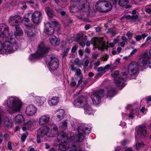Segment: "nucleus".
Masks as SVG:
<instances>
[{
	"label": "nucleus",
	"instance_id": "1",
	"mask_svg": "<svg viewBox=\"0 0 151 151\" xmlns=\"http://www.w3.org/2000/svg\"><path fill=\"white\" fill-rule=\"evenodd\" d=\"M91 130L90 126L87 124H82L79 127L77 135L75 137L72 136L68 139V136L65 133L61 132L58 134V142H61L59 145V149L61 151H66L69 148V151H83L81 150L80 147L76 148V145L80 144V143L84 140L85 134H88ZM73 135V133H71Z\"/></svg>",
	"mask_w": 151,
	"mask_h": 151
},
{
	"label": "nucleus",
	"instance_id": "2",
	"mask_svg": "<svg viewBox=\"0 0 151 151\" xmlns=\"http://www.w3.org/2000/svg\"><path fill=\"white\" fill-rule=\"evenodd\" d=\"M58 134V127L55 124H52L50 127H45L40 129L38 132L37 141L40 143L43 139L47 137H54Z\"/></svg>",
	"mask_w": 151,
	"mask_h": 151
},
{
	"label": "nucleus",
	"instance_id": "3",
	"mask_svg": "<svg viewBox=\"0 0 151 151\" xmlns=\"http://www.w3.org/2000/svg\"><path fill=\"white\" fill-rule=\"evenodd\" d=\"M3 104L8 106V112L12 114L19 111L23 105V103L19 97L12 96L8 97Z\"/></svg>",
	"mask_w": 151,
	"mask_h": 151
},
{
	"label": "nucleus",
	"instance_id": "4",
	"mask_svg": "<svg viewBox=\"0 0 151 151\" xmlns=\"http://www.w3.org/2000/svg\"><path fill=\"white\" fill-rule=\"evenodd\" d=\"M73 104L76 107L83 108L85 113L87 115L93 114L94 111L89 105L87 99L83 96H80L75 99Z\"/></svg>",
	"mask_w": 151,
	"mask_h": 151
},
{
	"label": "nucleus",
	"instance_id": "5",
	"mask_svg": "<svg viewBox=\"0 0 151 151\" xmlns=\"http://www.w3.org/2000/svg\"><path fill=\"white\" fill-rule=\"evenodd\" d=\"M11 35H10V36ZM15 44V41L13 38L10 36L9 39L4 42L0 41V53L4 54L6 53H11L16 50V48L14 47Z\"/></svg>",
	"mask_w": 151,
	"mask_h": 151
},
{
	"label": "nucleus",
	"instance_id": "6",
	"mask_svg": "<svg viewBox=\"0 0 151 151\" xmlns=\"http://www.w3.org/2000/svg\"><path fill=\"white\" fill-rule=\"evenodd\" d=\"M48 52V49L45 44L43 42H42L39 45L37 52L29 56V60L30 62H34L37 59L45 56Z\"/></svg>",
	"mask_w": 151,
	"mask_h": 151
},
{
	"label": "nucleus",
	"instance_id": "7",
	"mask_svg": "<svg viewBox=\"0 0 151 151\" xmlns=\"http://www.w3.org/2000/svg\"><path fill=\"white\" fill-rule=\"evenodd\" d=\"M45 62L49 70L51 73L56 70L58 67V60L54 57H47L45 60Z\"/></svg>",
	"mask_w": 151,
	"mask_h": 151
},
{
	"label": "nucleus",
	"instance_id": "8",
	"mask_svg": "<svg viewBox=\"0 0 151 151\" xmlns=\"http://www.w3.org/2000/svg\"><path fill=\"white\" fill-rule=\"evenodd\" d=\"M91 42L93 45L94 47L98 48L99 50L103 51L106 47L103 37H93L91 40Z\"/></svg>",
	"mask_w": 151,
	"mask_h": 151
},
{
	"label": "nucleus",
	"instance_id": "9",
	"mask_svg": "<svg viewBox=\"0 0 151 151\" xmlns=\"http://www.w3.org/2000/svg\"><path fill=\"white\" fill-rule=\"evenodd\" d=\"M60 25L59 23L56 21H52L50 23H48L45 24L44 32L47 34H52L54 31V27H60Z\"/></svg>",
	"mask_w": 151,
	"mask_h": 151
},
{
	"label": "nucleus",
	"instance_id": "10",
	"mask_svg": "<svg viewBox=\"0 0 151 151\" xmlns=\"http://www.w3.org/2000/svg\"><path fill=\"white\" fill-rule=\"evenodd\" d=\"M139 66H140L138 62L135 61L132 62L128 67L129 74L136 76L138 73Z\"/></svg>",
	"mask_w": 151,
	"mask_h": 151
},
{
	"label": "nucleus",
	"instance_id": "11",
	"mask_svg": "<svg viewBox=\"0 0 151 151\" xmlns=\"http://www.w3.org/2000/svg\"><path fill=\"white\" fill-rule=\"evenodd\" d=\"M77 7L79 10L86 12L89 9L88 3L86 0H78L77 2Z\"/></svg>",
	"mask_w": 151,
	"mask_h": 151
},
{
	"label": "nucleus",
	"instance_id": "12",
	"mask_svg": "<svg viewBox=\"0 0 151 151\" xmlns=\"http://www.w3.org/2000/svg\"><path fill=\"white\" fill-rule=\"evenodd\" d=\"M16 30L14 33V35L13 34L12 32H10L9 33V35L8 36V39H9V37L10 35L11 37L13 38L15 41V44L14 45V47L16 48V50L17 49L18 46L15 40V38L16 36H21L23 35V32L22 29L18 26H17L15 27Z\"/></svg>",
	"mask_w": 151,
	"mask_h": 151
},
{
	"label": "nucleus",
	"instance_id": "13",
	"mask_svg": "<svg viewBox=\"0 0 151 151\" xmlns=\"http://www.w3.org/2000/svg\"><path fill=\"white\" fill-rule=\"evenodd\" d=\"M22 21L21 17L19 15L11 16L9 19V24L13 26H17V24H20Z\"/></svg>",
	"mask_w": 151,
	"mask_h": 151
},
{
	"label": "nucleus",
	"instance_id": "14",
	"mask_svg": "<svg viewBox=\"0 0 151 151\" xmlns=\"http://www.w3.org/2000/svg\"><path fill=\"white\" fill-rule=\"evenodd\" d=\"M149 59L147 52H145L142 53L140 56L138 61V63L140 67H142L146 65Z\"/></svg>",
	"mask_w": 151,
	"mask_h": 151
},
{
	"label": "nucleus",
	"instance_id": "15",
	"mask_svg": "<svg viewBox=\"0 0 151 151\" xmlns=\"http://www.w3.org/2000/svg\"><path fill=\"white\" fill-rule=\"evenodd\" d=\"M46 101V99L44 97L36 96L33 97L32 102L38 106L41 107L44 105Z\"/></svg>",
	"mask_w": 151,
	"mask_h": 151
},
{
	"label": "nucleus",
	"instance_id": "16",
	"mask_svg": "<svg viewBox=\"0 0 151 151\" xmlns=\"http://www.w3.org/2000/svg\"><path fill=\"white\" fill-rule=\"evenodd\" d=\"M111 76L114 78V82L117 86H120L122 85V79L119 74V71H115L114 73L111 74Z\"/></svg>",
	"mask_w": 151,
	"mask_h": 151
},
{
	"label": "nucleus",
	"instance_id": "17",
	"mask_svg": "<svg viewBox=\"0 0 151 151\" xmlns=\"http://www.w3.org/2000/svg\"><path fill=\"white\" fill-rule=\"evenodd\" d=\"M50 120V116L48 114H45L41 115L38 120L39 125L43 126L49 123Z\"/></svg>",
	"mask_w": 151,
	"mask_h": 151
},
{
	"label": "nucleus",
	"instance_id": "18",
	"mask_svg": "<svg viewBox=\"0 0 151 151\" xmlns=\"http://www.w3.org/2000/svg\"><path fill=\"white\" fill-rule=\"evenodd\" d=\"M42 19V14L40 11H35L32 15V20L35 24H39L41 21Z\"/></svg>",
	"mask_w": 151,
	"mask_h": 151
},
{
	"label": "nucleus",
	"instance_id": "19",
	"mask_svg": "<svg viewBox=\"0 0 151 151\" xmlns=\"http://www.w3.org/2000/svg\"><path fill=\"white\" fill-rule=\"evenodd\" d=\"M9 28L5 24H1L0 27V37L5 38L9 35Z\"/></svg>",
	"mask_w": 151,
	"mask_h": 151
},
{
	"label": "nucleus",
	"instance_id": "20",
	"mask_svg": "<svg viewBox=\"0 0 151 151\" xmlns=\"http://www.w3.org/2000/svg\"><path fill=\"white\" fill-rule=\"evenodd\" d=\"M37 108L32 105L27 106L25 109V113L28 116H32L37 112Z\"/></svg>",
	"mask_w": 151,
	"mask_h": 151
},
{
	"label": "nucleus",
	"instance_id": "21",
	"mask_svg": "<svg viewBox=\"0 0 151 151\" xmlns=\"http://www.w3.org/2000/svg\"><path fill=\"white\" fill-rule=\"evenodd\" d=\"M100 5H103V7L101 9L99 8V9L104 12H108L110 11L112 8V5L109 2H107L106 1L103 0V2H101L100 4Z\"/></svg>",
	"mask_w": 151,
	"mask_h": 151
},
{
	"label": "nucleus",
	"instance_id": "22",
	"mask_svg": "<svg viewBox=\"0 0 151 151\" xmlns=\"http://www.w3.org/2000/svg\"><path fill=\"white\" fill-rule=\"evenodd\" d=\"M100 92H94L91 96L92 101L94 104L98 105L100 103L101 100Z\"/></svg>",
	"mask_w": 151,
	"mask_h": 151
},
{
	"label": "nucleus",
	"instance_id": "23",
	"mask_svg": "<svg viewBox=\"0 0 151 151\" xmlns=\"http://www.w3.org/2000/svg\"><path fill=\"white\" fill-rule=\"evenodd\" d=\"M136 130L138 134L142 137H145L147 133L145 126L140 125L136 128Z\"/></svg>",
	"mask_w": 151,
	"mask_h": 151
},
{
	"label": "nucleus",
	"instance_id": "24",
	"mask_svg": "<svg viewBox=\"0 0 151 151\" xmlns=\"http://www.w3.org/2000/svg\"><path fill=\"white\" fill-rule=\"evenodd\" d=\"M59 101V97L55 96H53L49 99L47 101L48 104L51 106H54L57 105Z\"/></svg>",
	"mask_w": 151,
	"mask_h": 151
},
{
	"label": "nucleus",
	"instance_id": "25",
	"mask_svg": "<svg viewBox=\"0 0 151 151\" xmlns=\"http://www.w3.org/2000/svg\"><path fill=\"white\" fill-rule=\"evenodd\" d=\"M109 64H107L104 67H100L97 69L98 73L97 75L101 76L105 73L106 71L110 67Z\"/></svg>",
	"mask_w": 151,
	"mask_h": 151
},
{
	"label": "nucleus",
	"instance_id": "26",
	"mask_svg": "<svg viewBox=\"0 0 151 151\" xmlns=\"http://www.w3.org/2000/svg\"><path fill=\"white\" fill-rule=\"evenodd\" d=\"M14 121L16 124H23L25 120L23 115L18 114L14 117Z\"/></svg>",
	"mask_w": 151,
	"mask_h": 151
},
{
	"label": "nucleus",
	"instance_id": "27",
	"mask_svg": "<svg viewBox=\"0 0 151 151\" xmlns=\"http://www.w3.org/2000/svg\"><path fill=\"white\" fill-rule=\"evenodd\" d=\"M25 32L27 36L29 37L33 36L34 34L33 31L34 29H33L32 27L31 26H29L28 24H25Z\"/></svg>",
	"mask_w": 151,
	"mask_h": 151
},
{
	"label": "nucleus",
	"instance_id": "28",
	"mask_svg": "<svg viewBox=\"0 0 151 151\" xmlns=\"http://www.w3.org/2000/svg\"><path fill=\"white\" fill-rule=\"evenodd\" d=\"M50 43L53 46H57L60 44V40L54 35H52L49 38Z\"/></svg>",
	"mask_w": 151,
	"mask_h": 151
},
{
	"label": "nucleus",
	"instance_id": "29",
	"mask_svg": "<svg viewBox=\"0 0 151 151\" xmlns=\"http://www.w3.org/2000/svg\"><path fill=\"white\" fill-rule=\"evenodd\" d=\"M65 111L63 109H58L55 112V115L57 116V119L59 120L62 119L65 115Z\"/></svg>",
	"mask_w": 151,
	"mask_h": 151
},
{
	"label": "nucleus",
	"instance_id": "30",
	"mask_svg": "<svg viewBox=\"0 0 151 151\" xmlns=\"http://www.w3.org/2000/svg\"><path fill=\"white\" fill-rule=\"evenodd\" d=\"M110 3L115 5H119L123 6V0H108Z\"/></svg>",
	"mask_w": 151,
	"mask_h": 151
},
{
	"label": "nucleus",
	"instance_id": "31",
	"mask_svg": "<svg viewBox=\"0 0 151 151\" xmlns=\"http://www.w3.org/2000/svg\"><path fill=\"white\" fill-rule=\"evenodd\" d=\"M45 10L48 16L51 18H53L54 17V15L52 11L49 7H46Z\"/></svg>",
	"mask_w": 151,
	"mask_h": 151
},
{
	"label": "nucleus",
	"instance_id": "32",
	"mask_svg": "<svg viewBox=\"0 0 151 151\" xmlns=\"http://www.w3.org/2000/svg\"><path fill=\"white\" fill-rule=\"evenodd\" d=\"M101 2H103V0H99L96 3L95 5V7L97 10L101 12H104L103 11H101L99 9V8L101 9L103 7V5H100V4Z\"/></svg>",
	"mask_w": 151,
	"mask_h": 151
},
{
	"label": "nucleus",
	"instance_id": "33",
	"mask_svg": "<svg viewBox=\"0 0 151 151\" xmlns=\"http://www.w3.org/2000/svg\"><path fill=\"white\" fill-rule=\"evenodd\" d=\"M68 122L67 120L63 121L60 123L59 128L63 129L67 127Z\"/></svg>",
	"mask_w": 151,
	"mask_h": 151
},
{
	"label": "nucleus",
	"instance_id": "34",
	"mask_svg": "<svg viewBox=\"0 0 151 151\" xmlns=\"http://www.w3.org/2000/svg\"><path fill=\"white\" fill-rule=\"evenodd\" d=\"M34 123V121L33 120H30L26 122H25V121L23 124L26 126L27 127L29 128L32 126Z\"/></svg>",
	"mask_w": 151,
	"mask_h": 151
},
{
	"label": "nucleus",
	"instance_id": "35",
	"mask_svg": "<svg viewBox=\"0 0 151 151\" xmlns=\"http://www.w3.org/2000/svg\"><path fill=\"white\" fill-rule=\"evenodd\" d=\"M144 146V144L142 142L140 141H137L136 145V148L138 150L142 148Z\"/></svg>",
	"mask_w": 151,
	"mask_h": 151
},
{
	"label": "nucleus",
	"instance_id": "36",
	"mask_svg": "<svg viewBox=\"0 0 151 151\" xmlns=\"http://www.w3.org/2000/svg\"><path fill=\"white\" fill-rule=\"evenodd\" d=\"M115 90L114 89H112L108 91L107 96L109 97H113L114 95Z\"/></svg>",
	"mask_w": 151,
	"mask_h": 151
},
{
	"label": "nucleus",
	"instance_id": "37",
	"mask_svg": "<svg viewBox=\"0 0 151 151\" xmlns=\"http://www.w3.org/2000/svg\"><path fill=\"white\" fill-rule=\"evenodd\" d=\"M135 114H137V111L135 110H133L131 113L128 114V118L129 119H133L134 117V115Z\"/></svg>",
	"mask_w": 151,
	"mask_h": 151
},
{
	"label": "nucleus",
	"instance_id": "38",
	"mask_svg": "<svg viewBox=\"0 0 151 151\" xmlns=\"http://www.w3.org/2000/svg\"><path fill=\"white\" fill-rule=\"evenodd\" d=\"M128 73L129 72L128 71H127L126 72L125 71V72L123 71V81H126L128 79ZM126 84H124V83H123V87Z\"/></svg>",
	"mask_w": 151,
	"mask_h": 151
},
{
	"label": "nucleus",
	"instance_id": "39",
	"mask_svg": "<svg viewBox=\"0 0 151 151\" xmlns=\"http://www.w3.org/2000/svg\"><path fill=\"white\" fill-rule=\"evenodd\" d=\"M27 2L31 4H32V6L34 8H37L38 6V4L36 1L30 0L27 1Z\"/></svg>",
	"mask_w": 151,
	"mask_h": 151
},
{
	"label": "nucleus",
	"instance_id": "40",
	"mask_svg": "<svg viewBox=\"0 0 151 151\" xmlns=\"http://www.w3.org/2000/svg\"><path fill=\"white\" fill-rule=\"evenodd\" d=\"M4 124L6 127H7L8 128H10L11 127V123L9 121L8 119H6L4 122Z\"/></svg>",
	"mask_w": 151,
	"mask_h": 151
},
{
	"label": "nucleus",
	"instance_id": "41",
	"mask_svg": "<svg viewBox=\"0 0 151 151\" xmlns=\"http://www.w3.org/2000/svg\"><path fill=\"white\" fill-rule=\"evenodd\" d=\"M28 135V133L27 132H25V133L23 134L21 137V140L22 142H24Z\"/></svg>",
	"mask_w": 151,
	"mask_h": 151
},
{
	"label": "nucleus",
	"instance_id": "42",
	"mask_svg": "<svg viewBox=\"0 0 151 151\" xmlns=\"http://www.w3.org/2000/svg\"><path fill=\"white\" fill-rule=\"evenodd\" d=\"M75 75L76 76H80V77H82L81 70L80 69H77Z\"/></svg>",
	"mask_w": 151,
	"mask_h": 151
},
{
	"label": "nucleus",
	"instance_id": "43",
	"mask_svg": "<svg viewBox=\"0 0 151 151\" xmlns=\"http://www.w3.org/2000/svg\"><path fill=\"white\" fill-rule=\"evenodd\" d=\"M80 62L79 59L78 58L75 59L74 60L75 63L78 65L80 66L81 65V64L80 63Z\"/></svg>",
	"mask_w": 151,
	"mask_h": 151
},
{
	"label": "nucleus",
	"instance_id": "44",
	"mask_svg": "<svg viewBox=\"0 0 151 151\" xmlns=\"http://www.w3.org/2000/svg\"><path fill=\"white\" fill-rule=\"evenodd\" d=\"M140 111L144 114H146V112L147 111V109H145V107H142V109H140Z\"/></svg>",
	"mask_w": 151,
	"mask_h": 151
},
{
	"label": "nucleus",
	"instance_id": "45",
	"mask_svg": "<svg viewBox=\"0 0 151 151\" xmlns=\"http://www.w3.org/2000/svg\"><path fill=\"white\" fill-rule=\"evenodd\" d=\"M134 38L137 41H139L142 39L141 35H138L136 36H135Z\"/></svg>",
	"mask_w": 151,
	"mask_h": 151
},
{
	"label": "nucleus",
	"instance_id": "46",
	"mask_svg": "<svg viewBox=\"0 0 151 151\" xmlns=\"http://www.w3.org/2000/svg\"><path fill=\"white\" fill-rule=\"evenodd\" d=\"M137 51V49H134L130 53V55H129V56H132L135 54L136 52Z\"/></svg>",
	"mask_w": 151,
	"mask_h": 151
},
{
	"label": "nucleus",
	"instance_id": "47",
	"mask_svg": "<svg viewBox=\"0 0 151 151\" xmlns=\"http://www.w3.org/2000/svg\"><path fill=\"white\" fill-rule=\"evenodd\" d=\"M70 48H67L65 50V51L63 55V57L64 58L66 55L67 53L70 50Z\"/></svg>",
	"mask_w": 151,
	"mask_h": 151
},
{
	"label": "nucleus",
	"instance_id": "48",
	"mask_svg": "<svg viewBox=\"0 0 151 151\" xmlns=\"http://www.w3.org/2000/svg\"><path fill=\"white\" fill-rule=\"evenodd\" d=\"M124 151H133V150L131 148L126 147H124Z\"/></svg>",
	"mask_w": 151,
	"mask_h": 151
},
{
	"label": "nucleus",
	"instance_id": "49",
	"mask_svg": "<svg viewBox=\"0 0 151 151\" xmlns=\"http://www.w3.org/2000/svg\"><path fill=\"white\" fill-rule=\"evenodd\" d=\"M108 58V56L107 55H105L103 56L101 58L102 61H106L107 60Z\"/></svg>",
	"mask_w": 151,
	"mask_h": 151
},
{
	"label": "nucleus",
	"instance_id": "50",
	"mask_svg": "<svg viewBox=\"0 0 151 151\" xmlns=\"http://www.w3.org/2000/svg\"><path fill=\"white\" fill-rule=\"evenodd\" d=\"M150 41H151V35L147 38L145 40V43H147Z\"/></svg>",
	"mask_w": 151,
	"mask_h": 151
},
{
	"label": "nucleus",
	"instance_id": "51",
	"mask_svg": "<svg viewBox=\"0 0 151 151\" xmlns=\"http://www.w3.org/2000/svg\"><path fill=\"white\" fill-rule=\"evenodd\" d=\"M76 82L74 81H72L70 82V84L71 87H74L76 85Z\"/></svg>",
	"mask_w": 151,
	"mask_h": 151
},
{
	"label": "nucleus",
	"instance_id": "52",
	"mask_svg": "<svg viewBox=\"0 0 151 151\" xmlns=\"http://www.w3.org/2000/svg\"><path fill=\"white\" fill-rule=\"evenodd\" d=\"M7 147H8V148L10 150H11L12 149V145H11V143L10 142H8Z\"/></svg>",
	"mask_w": 151,
	"mask_h": 151
},
{
	"label": "nucleus",
	"instance_id": "53",
	"mask_svg": "<svg viewBox=\"0 0 151 151\" xmlns=\"http://www.w3.org/2000/svg\"><path fill=\"white\" fill-rule=\"evenodd\" d=\"M82 82V77H80V79L78 80L77 84L78 86H79Z\"/></svg>",
	"mask_w": 151,
	"mask_h": 151
},
{
	"label": "nucleus",
	"instance_id": "54",
	"mask_svg": "<svg viewBox=\"0 0 151 151\" xmlns=\"http://www.w3.org/2000/svg\"><path fill=\"white\" fill-rule=\"evenodd\" d=\"M127 35L129 38H131L132 36V34L130 32H128L127 34Z\"/></svg>",
	"mask_w": 151,
	"mask_h": 151
},
{
	"label": "nucleus",
	"instance_id": "55",
	"mask_svg": "<svg viewBox=\"0 0 151 151\" xmlns=\"http://www.w3.org/2000/svg\"><path fill=\"white\" fill-rule=\"evenodd\" d=\"M29 20L28 18H24L22 20V21L21 22H28L29 21Z\"/></svg>",
	"mask_w": 151,
	"mask_h": 151
},
{
	"label": "nucleus",
	"instance_id": "56",
	"mask_svg": "<svg viewBox=\"0 0 151 151\" xmlns=\"http://www.w3.org/2000/svg\"><path fill=\"white\" fill-rule=\"evenodd\" d=\"M89 63V61L88 59L86 60L84 63V66L85 67L87 66Z\"/></svg>",
	"mask_w": 151,
	"mask_h": 151
},
{
	"label": "nucleus",
	"instance_id": "57",
	"mask_svg": "<svg viewBox=\"0 0 151 151\" xmlns=\"http://www.w3.org/2000/svg\"><path fill=\"white\" fill-rule=\"evenodd\" d=\"M76 50V46H74L73 47L72 49H71V52H75Z\"/></svg>",
	"mask_w": 151,
	"mask_h": 151
},
{
	"label": "nucleus",
	"instance_id": "58",
	"mask_svg": "<svg viewBox=\"0 0 151 151\" xmlns=\"http://www.w3.org/2000/svg\"><path fill=\"white\" fill-rule=\"evenodd\" d=\"M70 122L71 126L73 127H75V125L74 121L73 120H70Z\"/></svg>",
	"mask_w": 151,
	"mask_h": 151
},
{
	"label": "nucleus",
	"instance_id": "59",
	"mask_svg": "<svg viewBox=\"0 0 151 151\" xmlns=\"http://www.w3.org/2000/svg\"><path fill=\"white\" fill-rule=\"evenodd\" d=\"M141 35L142 38H143V39H144L146 37H147L148 36V34L147 33H145Z\"/></svg>",
	"mask_w": 151,
	"mask_h": 151
},
{
	"label": "nucleus",
	"instance_id": "60",
	"mask_svg": "<svg viewBox=\"0 0 151 151\" xmlns=\"http://www.w3.org/2000/svg\"><path fill=\"white\" fill-rule=\"evenodd\" d=\"M70 70L72 71H76V68L74 67L73 66H71L70 68Z\"/></svg>",
	"mask_w": 151,
	"mask_h": 151
},
{
	"label": "nucleus",
	"instance_id": "61",
	"mask_svg": "<svg viewBox=\"0 0 151 151\" xmlns=\"http://www.w3.org/2000/svg\"><path fill=\"white\" fill-rule=\"evenodd\" d=\"M3 136L2 133L0 132V144H1L2 142Z\"/></svg>",
	"mask_w": 151,
	"mask_h": 151
},
{
	"label": "nucleus",
	"instance_id": "62",
	"mask_svg": "<svg viewBox=\"0 0 151 151\" xmlns=\"http://www.w3.org/2000/svg\"><path fill=\"white\" fill-rule=\"evenodd\" d=\"M90 25L89 24H88L85 25V28L86 30H88L90 28Z\"/></svg>",
	"mask_w": 151,
	"mask_h": 151
},
{
	"label": "nucleus",
	"instance_id": "63",
	"mask_svg": "<svg viewBox=\"0 0 151 151\" xmlns=\"http://www.w3.org/2000/svg\"><path fill=\"white\" fill-rule=\"evenodd\" d=\"M127 39L125 37H123V46L124 44H125V42H127Z\"/></svg>",
	"mask_w": 151,
	"mask_h": 151
},
{
	"label": "nucleus",
	"instance_id": "64",
	"mask_svg": "<svg viewBox=\"0 0 151 151\" xmlns=\"http://www.w3.org/2000/svg\"><path fill=\"white\" fill-rule=\"evenodd\" d=\"M83 53H84V52L83 50H79V55H81V56L83 55Z\"/></svg>",
	"mask_w": 151,
	"mask_h": 151
}]
</instances>
